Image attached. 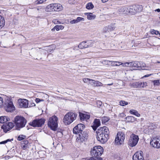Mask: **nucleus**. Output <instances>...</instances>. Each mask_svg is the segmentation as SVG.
Masks as SVG:
<instances>
[{
  "mask_svg": "<svg viewBox=\"0 0 160 160\" xmlns=\"http://www.w3.org/2000/svg\"><path fill=\"white\" fill-rule=\"evenodd\" d=\"M33 104H34L33 106H35V104H34V103H33Z\"/></svg>",
  "mask_w": 160,
  "mask_h": 160,
  "instance_id": "69168bd1",
  "label": "nucleus"
},
{
  "mask_svg": "<svg viewBox=\"0 0 160 160\" xmlns=\"http://www.w3.org/2000/svg\"><path fill=\"white\" fill-rule=\"evenodd\" d=\"M139 139L138 136L137 135L132 134L129 138L128 144L132 147L135 146L137 144Z\"/></svg>",
  "mask_w": 160,
  "mask_h": 160,
  "instance_id": "6e6552de",
  "label": "nucleus"
},
{
  "mask_svg": "<svg viewBox=\"0 0 160 160\" xmlns=\"http://www.w3.org/2000/svg\"><path fill=\"white\" fill-rule=\"evenodd\" d=\"M64 26L62 25H57L55 26L52 29H51V31L52 32L56 30L57 31H58L59 30L63 29L64 28Z\"/></svg>",
  "mask_w": 160,
  "mask_h": 160,
  "instance_id": "393cba45",
  "label": "nucleus"
},
{
  "mask_svg": "<svg viewBox=\"0 0 160 160\" xmlns=\"http://www.w3.org/2000/svg\"><path fill=\"white\" fill-rule=\"evenodd\" d=\"M151 32L152 34L158 35L159 33V31L153 29L151 30Z\"/></svg>",
  "mask_w": 160,
  "mask_h": 160,
  "instance_id": "de8ad7c7",
  "label": "nucleus"
},
{
  "mask_svg": "<svg viewBox=\"0 0 160 160\" xmlns=\"http://www.w3.org/2000/svg\"><path fill=\"white\" fill-rule=\"evenodd\" d=\"M91 81L92 82V85H93L95 86L96 84L95 82H96V81H95L94 80H91Z\"/></svg>",
  "mask_w": 160,
  "mask_h": 160,
  "instance_id": "6e6d98bb",
  "label": "nucleus"
},
{
  "mask_svg": "<svg viewBox=\"0 0 160 160\" xmlns=\"http://www.w3.org/2000/svg\"><path fill=\"white\" fill-rule=\"evenodd\" d=\"M125 119L128 122H133L136 119L135 117L133 116H128L125 118Z\"/></svg>",
  "mask_w": 160,
  "mask_h": 160,
  "instance_id": "4be33fe9",
  "label": "nucleus"
},
{
  "mask_svg": "<svg viewBox=\"0 0 160 160\" xmlns=\"http://www.w3.org/2000/svg\"><path fill=\"white\" fill-rule=\"evenodd\" d=\"M54 12L61 11L63 8L62 6L60 4L53 3Z\"/></svg>",
  "mask_w": 160,
  "mask_h": 160,
  "instance_id": "f3484780",
  "label": "nucleus"
},
{
  "mask_svg": "<svg viewBox=\"0 0 160 160\" xmlns=\"http://www.w3.org/2000/svg\"><path fill=\"white\" fill-rule=\"evenodd\" d=\"M45 10L47 12H54L53 3L48 5L45 8Z\"/></svg>",
  "mask_w": 160,
  "mask_h": 160,
  "instance_id": "412c9836",
  "label": "nucleus"
},
{
  "mask_svg": "<svg viewBox=\"0 0 160 160\" xmlns=\"http://www.w3.org/2000/svg\"><path fill=\"white\" fill-rule=\"evenodd\" d=\"M128 104V102L124 100H121L119 102V105L121 106H124Z\"/></svg>",
  "mask_w": 160,
  "mask_h": 160,
  "instance_id": "e433bc0d",
  "label": "nucleus"
},
{
  "mask_svg": "<svg viewBox=\"0 0 160 160\" xmlns=\"http://www.w3.org/2000/svg\"><path fill=\"white\" fill-rule=\"evenodd\" d=\"M158 98H160V97H158V98H157V99H158Z\"/></svg>",
  "mask_w": 160,
  "mask_h": 160,
  "instance_id": "774afa93",
  "label": "nucleus"
},
{
  "mask_svg": "<svg viewBox=\"0 0 160 160\" xmlns=\"http://www.w3.org/2000/svg\"><path fill=\"white\" fill-rule=\"evenodd\" d=\"M147 86V83L146 82H141V83H140V88H144Z\"/></svg>",
  "mask_w": 160,
  "mask_h": 160,
  "instance_id": "37998d69",
  "label": "nucleus"
},
{
  "mask_svg": "<svg viewBox=\"0 0 160 160\" xmlns=\"http://www.w3.org/2000/svg\"><path fill=\"white\" fill-rule=\"evenodd\" d=\"M86 42L87 48L92 46L94 44V42L91 40L86 41Z\"/></svg>",
  "mask_w": 160,
  "mask_h": 160,
  "instance_id": "72a5a7b5",
  "label": "nucleus"
},
{
  "mask_svg": "<svg viewBox=\"0 0 160 160\" xmlns=\"http://www.w3.org/2000/svg\"><path fill=\"white\" fill-rule=\"evenodd\" d=\"M43 101V99H40L38 98H36L35 99V101L37 103L41 101Z\"/></svg>",
  "mask_w": 160,
  "mask_h": 160,
  "instance_id": "5fc2aeb1",
  "label": "nucleus"
},
{
  "mask_svg": "<svg viewBox=\"0 0 160 160\" xmlns=\"http://www.w3.org/2000/svg\"><path fill=\"white\" fill-rule=\"evenodd\" d=\"M94 8V6L92 2H89L86 5V8L88 9H92Z\"/></svg>",
  "mask_w": 160,
  "mask_h": 160,
  "instance_id": "473e14b6",
  "label": "nucleus"
},
{
  "mask_svg": "<svg viewBox=\"0 0 160 160\" xmlns=\"http://www.w3.org/2000/svg\"><path fill=\"white\" fill-rule=\"evenodd\" d=\"M4 18L0 15V28L3 27L5 24Z\"/></svg>",
  "mask_w": 160,
  "mask_h": 160,
  "instance_id": "cd10ccee",
  "label": "nucleus"
},
{
  "mask_svg": "<svg viewBox=\"0 0 160 160\" xmlns=\"http://www.w3.org/2000/svg\"><path fill=\"white\" fill-rule=\"evenodd\" d=\"M85 126L82 124H78L73 129L74 134H77L76 141L80 142H82L88 138V134L86 132L83 131Z\"/></svg>",
  "mask_w": 160,
  "mask_h": 160,
  "instance_id": "f257e3e1",
  "label": "nucleus"
},
{
  "mask_svg": "<svg viewBox=\"0 0 160 160\" xmlns=\"http://www.w3.org/2000/svg\"><path fill=\"white\" fill-rule=\"evenodd\" d=\"M108 28L109 29V31H112L114 30L116 28L115 24H111L108 25Z\"/></svg>",
  "mask_w": 160,
  "mask_h": 160,
  "instance_id": "2f4dec72",
  "label": "nucleus"
},
{
  "mask_svg": "<svg viewBox=\"0 0 160 160\" xmlns=\"http://www.w3.org/2000/svg\"><path fill=\"white\" fill-rule=\"evenodd\" d=\"M84 19L82 18L78 17L76 19L70 21L71 24L77 23L81 21H84Z\"/></svg>",
  "mask_w": 160,
  "mask_h": 160,
  "instance_id": "5701e85b",
  "label": "nucleus"
},
{
  "mask_svg": "<svg viewBox=\"0 0 160 160\" xmlns=\"http://www.w3.org/2000/svg\"><path fill=\"white\" fill-rule=\"evenodd\" d=\"M155 11H157L158 12H160V9H156L155 10Z\"/></svg>",
  "mask_w": 160,
  "mask_h": 160,
  "instance_id": "052dcab7",
  "label": "nucleus"
},
{
  "mask_svg": "<svg viewBox=\"0 0 160 160\" xmlns=\"http://www.w3.org/2000/svg\"><path fill=\"white\" fill-rule=\"evenodd\" d=\"M125 138V134L122 132H118L115 141L118 144H121Z\"/></svg>",
  "mask_w": 160,
  "mask_h": 160,
  "instance_id": "9d476101",
  "label": "nucleus"
},
{
  "mask_svg": "<svg viewBox=\"0 0 160 160\" xmlns=\"http://www.w3.org/2000/svg\"><path fill=\"white\" fill-rule=\"evenodd\" d=\"M46 1V0H37L35 2V4L36 5H38L42 4Z\"/></svg>",
  "mask_w": 160,
  "mask_h": 160,
  "instance_id": "4c0bfd02",
  "label": "nucleus"
},
{
  "mask_svg": "<svg viewBox=\"0 0 160 160\" xmlns=\"http://www.w3.org/2000/svg\"><path fill=\"white\" fill-rule=\"evenodd\" d=\"M87 18L89 20H91L94 19L96 17V16L92 14L91 13H87Z\"/></svg>",
  "mask_w": 160,
  "mask_h": 160,
  "instance_id": "c85d7f7f",
  "label": "nucleus"
},
{
  "mask_svg": "<svg viewBox=\"0 0 160 160\" xmlns=\"http://www.w3.org/2000/svg\"><path fill=\"white\" fill-rule=\"evenodd\" d=\"M129 113L133 115H135L137 117H140V114L138 113V112L135 110H131L129 111Z\"/></svg>",
  "mask_w": 160,
  "mask_h": 160,
  "instance_id": "a878e982",
  "label": "nucleus"
},
{
  "mask_svg": "<svg viewBox=\"0 0 160 160\" xmlns=\"http://www.w3.org/2000/svg\"><path fill=\"white\" fill-rule=\"evenodd\" d=\"M101 119L102 123H105L109 121V118L108 117H102L101 118Z\"/></svg>",
  "mask_w": 160,
  "mask_h": 160,
  "instance_id": "c9c22d12",
  "label": "nucleus"
},
{
  "mask_svg": "<svg viewBox=\"0 0 160 160\" xmlns=\"http://www.w3.org/2000/svg\"><path fill=\"white\" fill-rule=\"evenodd\" d=\"M108 0H102V1L103 3H105L107 2Z\"/></svg>",
  "mask_w": 160,
  "mask_h": 160,
  "instance_id": "13d9d810",
  "label": "nucleus"
},
{
  "mask_svg": "<svg viewBox=\"0 0 160 160\" xmlns=\"http://www.w3.org/2000/svg\"><path fill=\"white\" fill-rule=\"evenodd\" d=\"M152 74H147V75H144L143 76V77L144 78V77L145 78L148 77L149 76H151Z\"/></svg>",
  "mask_w": 160,
  "mask_h": 160,
  "instance_id": "4d7b16f0",
  "label": "nucleus"
},
{
  "mask_svg": "<svg viewBox=\"0 0 160 160\" xmlns=\"http://www.w3.org/2000/svg\"><path fill=\"white\" fill-rule=\"evenodd\" d=\"M157 63H160V62L158 61V62H157Z\"/></svg>",
  "mask_w": 160,
  "mask_h": 160,
  "instance_id": "0e129e2a",
  "label": "nucleus"
},
{
  "mask_svg": "<svg viewBox=\"0 0 160 160\" xmlns=\"http://www.w3.org/2000/svg\"><path fill=\"white\" fill-rule=\"evenodd\" d=\"M92 80V79L88 78H84L83 79V81L86 83H87L88 81H91Z\"/></svg>",
  "mask_w": 160,
  "mask_h": 160,
  "instance_id": "8fccbe9b",
  "label": "nucleus"
},
{
  "mask_svg": "<svg viewBox=\"0 0 160 160\" xmlns=\"http://www.w3.org/2000/svg\"><path fill=\"white\" fill-rule=\"evenodd\" d=\"M158 34H159V35H160V32H159Z\"/></svg>",
  "mask_w": 160,
  "mask_h": 160,
  "instance_id": "338daca9",
  "label": "nucleus"
},
{
  "mask_svg": "<svg viewBox=\"0 0 160 160\" xmlns=\"http://www.w3.org/2000/svg\"><path fill=\"white\" fill-rule=\"evenodd\" d=\"M121 65L124 67H131V62H125L122 63Z\"/></svg>",
  "mask_w": 160,
  "mask_h": 160,
  "instance_id": "79ce46f5",
  "label": "nucleus"
},
{
  "mask_svg": "<svg viewBox=\"0 0 160 160\" xmlns=\"http://www.w3.org/2000/svg\"><path fill=\"white\" fill-rule=\"evenodd\" d=\"M127 8H128V13H130L132 14H133V11L132 10V6H127Z\"/></svg>",
  "mask_w": 160,
  "mask_h": 160,
  "instance_id": "58836bf2",
  "label": "nucleus"
},
{
  "mask_svg": "<svg viewBox=\"0 0 160 160\" xmlns=\"http://www.w3.org/2000/svg\"><path fill=\"white\" fill-rule=\"evenodd\" d=\"M7 123L8 125L9 128L10 129H12L14 126V124L12 122H9Z\"/></svg>",
  "mask_w": 160,
  "mask_h": 160,
  "instance_id": "a18cd8bd",
  "label": "nucleus"
},
{
  "mask_svg": "<svg viewBox=\"0 0 160 160\" xmlns=\"http://www.w3.org/2000/svg\"><path fill=\"white\" fill-rule=\"evenodd\" d=\"M3 104L5 110L7 112H11L15 109L12 99L10 98L6 97L4 98Z\"/></svg>",
  "mask_w": 160,
  "mask_h": 160,
  "instance_id": "39448f33",
  "label": "nucleus"
},
{
  "mask_svg": "<svg viewBox=\"0 0 160 160\" xmlns=\"http://www.w3.org/2000/svg\"><path fill=\"white\" fill-rule=\"evenodd\" d=\"M12 140H13V139H12ZM11 140L9 139H8L6 140L2 141L0 142V144H5L6 143H7L8 142H10Z\"/></svg>",
  "mask_w": 160,
  "mask_h": 160,
  "instance_id": "09e8293b",
  "label": "nucleus"
},
{
  "mask_svg": "<svg viewBox=\"0 0 160 160\" xmlns=\"http://www.w3.org/2000/svg\"><path fill=\"white\" fill-rule=\"evenodd\" d=\"M25 138V136L23 135H21L18 136V141H21L24 139Z\"/></svg>",
  "mask_w": 160,
  "mask_h": 160,
  "instance_id": "a19ab883",
  "label": "nucleus"
},
{
  "mask_svg": "<svg viewBox=\"0 0 160 160\" xmlns=\"http://www.w3.org/2000/svg\"><path fill=\"white\" fill-rule=\"evenodd\" d=\"M4 100V99H3L2 98L0 97V108L3 105Z\"/></svg>",
  "mask_w": 160,
  "mask_h": 160,
  "instance_id": "864d4df0",
  "label": "nucleus"
},
{
  "mask_svg": "<svg viewBox=\"0 0 160 160\" xmlns=\"http://www.w3.org/2000/svg\"><path fill=\"white\" fill-rule=\"evenodd\" d=\"M97 134V138L102 143L106 142L108 138L109 131L106 127L99 128L96 131Z\"/></svg>",
  "mask_w": 160,
  "mask_h": 160,
  "instance_id": "f03ea898",
  "label": "nucleus"
},
{
  "mask_svg": "<svg viewBox=\"0 0 160 160\" xmlns=\"http://www.w3.org/2000/svg\"><path fill=\"white\" fill-rule=\"evenodd\" d=\"M127 6H124L120 8L118 10L119 13L120 14H126L128 13Z\"/></svg>",
  "mask_w": 160,
  "mask_h": 160,
  "instance_id": "2eb2a0df",
  "label": "nucleus"
},
{
  "mask_svg": "<svg viewBox=\"0 0 160 160\" xmlns=\"http://www.w3.org/2000/svg\"><path fill=\"white\" fill-rule=\"evenodd\" d=\"M14 122L16 129L18 130L24 127L27 123V120L24 117L19 116L15 117Z\"/></svg>",
  "mask_w": 160,
  "mask_h": 160,
  "instance_id": "20e7f679",
  "label": "nucleus"
},
{
  "mask_svg": "<svg viewBox=\"0 0 160 160\" xmlns=\"http://www.w3.org/2000/svg\"><path fill=\"white\" fill-rule=\"evenodd\" d=\"M77 114L73 112H69L67 113L64 116L63 118L64 123L67 124H69L76 119Z\"/></svg>",
  "mask_w": 160,
  "mask_h": 160,
  "instance_id": "0eeeda50",
  "label": "nucleus"
},
{
  "mask_svg": "<svg viewBox=\"0 0 160 160\" xmlns=\"http://www.w3.org/2000/svg\"><path fill=\"white\" fill-rule=\"evenodd\" d=\"M94 125L96 127H98L100 125V120L98 119H95L94 121Z\"/></svg>",
  "mask_w": 160,
  "mask_h": 160,
  "instance_id": "f704fd0d",
  "label": "nucleus"
},
{
  "mask_svg": "<svg viewBox=\"0 0 160 160\" xmlns=\"http://www.w3.org/2000/svg\"><path fill=\"white\" fill-rule=\"evenodd\" d=\"M86 158H83L82 159H81V160H86Z\"/></svg>",
  "mask_w": 160,
  "mask_h": 160,
  "instance_id": "e2e57ef3",
  "label": "nucleus"
},
{
  "mask_svg": "<svg viewBox=\"0 0 160 160\" xmlns=\"http://www.w3.org/2000/svg\"><path fill=\"white\" fill-rule=\"evenodd\" d=\"M132 158L133 160H143V152L140 151L136 152L133 156Z\"/></svg>",
  "mask_w": 160,
  "mask_h": 160,
  "instance_id": "ddd939ff",
  "label": "nucleus"
},
{
  "mask_svg": "<svg viewBox=\"0 0 160 160\" xmlns=\"http://www.w3.org/2000/svg\"><path fill=\"white\" fill-rule=\"evenodd\" d=\"M98 127H95V126L94 125V127L93 128V129L94 130H96L97 129V128H98Z\"/></svg>",
  "mask_w": 160,
  "mask_h": 160,
  "instance_id": "bf43d9fd",
  "label": "nucleus"
},
{
  "mask_svg": "<svg viewBox=\"0 0 160 160\" xmlns=\"http://www.w3.org/2000/svg\"><path fill=\"white\" fill-rule=\"evenodd\" d=\"M96 103L97 107H100L102 104V102L100 101H97Z\"/></svg>",
  "mask_w": 160,
  "mask_h": 160,
  "instance_id": "603ef678",
  "label": "nucleus"
},
{
  "mask_svg": "<svg viewBox=\"0 0 160 160\" xmlns=\"http://www.w3.org/2000/svg\"><path fill=\"white\" fill-rule=\"evenodd\" d=\"M109 31H109V29L108 28V26L105 27L103 29V32H107Z\"/></svg>",
  "mask_w": 160,
  "mask_h": 160,
  "instance_id": "3c124183",
  "label": "nucleus"
},
{
  "mask_svg": "<svg viewBox=\"0 0 160 160\" xmlns=\"http://www.w3.org/2000/svg\"><path fill=\"white\" fill-rule=\"evenodd\" d=\"M95 86L97 87L102 86L103 85V84L101 82L97 81H96V82H95Z\"/></svg>",
  "mask_w": 160,
  "mask_h": 160,
  "instance_id": "49530a36",
  "label": "nucleus"
},
{
  "mask_svg": "<svg viewBox=\"0 0 160 160\" xmlns=\"http://www.w3.org/2000/svg\"><path fill=\"white\" fill-rule=\"evenodd\" d=\"M45 121V119L43 118L36 119L33 120L32 122H30L29 125L33 127H41L44 124Z\"/></svg>",
  "mask_w": 160,
  "mask_h": 160,
  "instance_id": "1a4fd4ad",
  "label": "nucleus"
},
{
  "mask_svg": "<svg viewBox=\"0 0 160 160\" xmlns=\"http://www.w3.org/2000/svg\"><path fill=\"white\" fill-rule=\"evenodd\" d=\"M146 66L144 63L138 61L131 62V67L138 68L144 67Z\"/></svg>",
  "mask_w": 160,
  "mask_h": 160,
  "instance_id": "4468645a",
  "label": "nucleus"
},
{
  "mask_svg": "<svg viewBox=\"0 0 160 160\" xmlns=\"http://www.w3.org/2000/svg\"><path fill=\"white\" fill-rule=\"evenodd\" d=\"M103 152V149L100 146L94 147L91 150V153L92 157L87 160H102L100 157Z\"/></svg>",
  "mask_w": 160,
  "mask_h": 160,
  "instance_id": "7ed1b4c3",
  "label": "nucleus"
},
{
  "mask_svg": "<svg viewBox=\"0 0 160 160\" xmlns=\"http://www.w3.org/2000/svg\"><path fill=\"white\" fill-rule=\"evenodd\" d=\"M58 119L55 116L50 117L48 120V125L52 130L55 131L58 127Z\"/></svg>",
  "mask_w": 160,
  "mask_h": 160,
  "instance_id": "423d86ee",
  "label": "nucleus"
},
{
  "mask_svg": "<svg viewBox=\"0 0 160 160\" xmlns=\"http://www.w3.org/2000/svg\"><path fill=\"white\" fill-rule=\"evenodd\" d=\"M10 121V118L5 116H2L0 117V123H4Z\"/></svg>",
  "mask_w": 160,
  "mask_h": 160,
  "instance_id": "aec40b11",
  "label": "nucleus"
},
{
  "mask_svg": "<svg viewBox=\"0 0 160 160\" xmlns=\"http://www.w3.org/2000/svg\"><path fill=\"white\" fill-rule=\"evenodd\" d=\"M140 83H141V82H133L132 83V86L134 88H140Z\"/></svg>",
  "mask_w": 160,
  "mask_h": 160,
  "instance_id": "7c9ffc66",
  "label": "nucleus"
},
{
  "mask_svg": "<svg viewBox=\"0 0 160 160\" xmlns=\"http://www.w3.org/2000/svg\"><path fill=\"white\" fill-rule=\"evenodd\" d=\"M125 138V134L122 132H118L115 141L118 144H121Z\"/></svg>",
  "mask_w": 160,
  "mask_h": 160,
  "instance_id": "9b49d317",
  "label": "nucleus"
},
{
  "mask_svg": "<svg viewBox=\"0 0 160 160\" xmlns=\"http://www.w3.org/2000/svg\"><path fill=\"white\" fill-rule=\"evenodd\" d=\"M113 83L112 82L111 83H108V84H107V85H108L110 86V85H113Z\"/></svg>",
  "mask_w": 160,
  "mask_h": 160,
  "instance_id": "680f3d73",
  "label": "nucleus"
},
{
  "mask_svg": "<svg viewBox=\"0 0 160 160\" xmlns=\"http://www.w3.org/2000/svg\"><path fill=\"white\" fill-rule=\"evenodd\" d=\"M111 62H112L111 63L113 64L114 65H115L116 66H119L120 65H121V63H122L121 62L117 61H111Z\"/></svg>",
  "mask_w": 160,
  "mask_h": 160,
  "instance_id": "c03bdc74",
  "label": "nucleus"
},
{
  "mask_svg": "<svg viewBox=\"0 0 160 160\" xmlns=\"http://www.w3.org/2000/svg\"><path fill=\"white\" fill-rule=\"evenodd\" d=\"M30 146V143L27 140H24L22 142L21 147L23 149L29 148Z\"/></svg>",
  "mask_w": 160,
  "mask_h": 160,
  "instance_id": "dca6fc26",
  "label": "nucleus"
},
{
  "mask_svg": "<svg viewBox=\"0 0 160 160\" xmlns=\"http://www.w3.org/2000/svg\"><path fill=\"white\" fill-rule=\"evenodd\" d=\"M2 128L3 129L4 132L5 133L7 132L8 131L10 130V129L9 128L8 125L7 123L3 125L2 127Z\"/></svg>",
  "mask_w": 160,
  "mask_h": 160,
  "instance_id": "b1692460",
  "label": "nucleus"
},
{
  "mask_svg": "<svg viewBox=\"0 0 160 160\" xmlns=\"http://www.w3.org/2000/svg\"><path fill=\"white\" fill-rule=\"evenodd\" d=\"M132 10L133 11V14L136 12H139L138 8L140 7L138 5H133L132 6Z\"/></svg>",
  "mask_w": 160,
  "mask_h": 160,
  "instance_id": "c756f323",
  "label": "nucleus"
},
{
  "mask_svg": "<svg viewBox=\"0 0 160 160\" xmlns=\"http://www.w3.org/2000/svg\"><path fill=\"white\" fill-rule=\"evenodd\" d=\"M87 47L86 41L82 42L78 46V47L80 49L87 48Z\"/></svg>",
  "mask_w": 160,
  "mask_h": 160,
  "instance_id": "bb28decb",
  "label": "nucleus"
},
{
  "mask_svg": "<svg viewBox=\"0 0 160 160\" xmlns=\"http://www.w3.org/2000/svg\"><path fill=\"white\" fill-rule=\"evenodd\" d=\"M19 105L21 107H27L28 106V101L25 99H22L19 102Z\"/></svg>",
  "mask_w": 160,
  "mask_h": 160,
  "instance_id": "a211bd4d",
  "label": "nucleus"
},
{
  "mask_svg": "<svg viewBox=\"0 0 160 160\" xmlns=\"http://www.w3.org/2000/svg\"><path fill=\"white\" fill-rule=\"evenodd\" d=\"M150 143L154 148H160V137L153 138L152 139Z\"/></svg>",
  "mask_w": 160,
  "mask_h": 160,
  "instance_id": "f8f14e48",
  "label": "nucleus"
},
{
  "mask_svg": "<svg viewBox=\"0 0 160 160\" xmlns=\"http://www.w3.org/2000/svg\"><path fill=\"white\" fill-rule=\"evenodd\" d=\"M79 116L80 119L81 120H86L89 119L90 118L89 115L80 112H79Z\"/></svg>",
  "mask_w": 160,
  "mask_h": 160,
  "instance_id": "6ab92c4d",
  "label": "nucleus"
},
{
  "mask_svg": "<svg viewBox=\"0 0 160 160\" xmlns=\"http://www.w3.org/2000/svg\"><path fill=\"white\" fill-rule=\"evenodd\" d=\"M154 86H159L160 84L159 80H155L152 81Z\"/></svg>",
  "mask_w": 160,
  "mask_h": 160,
  "instance_id": "ea45409f",
  "label": "nucleus"
}]
</instances>
